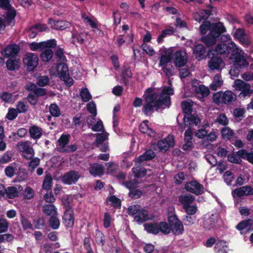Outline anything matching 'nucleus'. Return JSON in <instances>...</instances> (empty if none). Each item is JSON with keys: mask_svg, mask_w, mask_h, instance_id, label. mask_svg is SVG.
<instances>
[{"mask_svg": "<svg viewBox=\"0 0 253 253\" xmlns=\"http://www.w3.org/2000/svg\"><path fill=\"white\" fill-rule=\"evenodd\" d=\"M146 231L154 234H157L159 232V224L156 223H147L144 224Z\"/></svg>", "mask_w": 253, "mask_h": 253, "instance_id": "nucleus-38", "label": "nucleus"}, {"mask_svg": "<svg viewBox=\"0 0 253 253\" xmlns=\"http://www.w3.org/2000/svg\"><path fill=\"white\" fill-rule=\"evenodd\" d=\"M181 108L184 113L190 114L192 106V101L190 100H187L182 101L181 104Z\"/></svg>", "mask_w": 253, "mask_h": 253, "instance_id": "nucleus-46", "label": "nucleus"}, {"mask_svg": "<svg viewBox=\"0 0 253 253\" xmlns=\"http://www.w3.org/2000/svg\"><path fill=\"white\" fill-rule=\"evenodd\" d=\"M193 53L196 58L199 60L205 57L206 51L202 44L197 45L193 49Z\"/></svg>", "mask_w": 253, "mask_h": 253, "instance_id": "nucleus-34", "label": "nucleus"}, {"mask_svg": "<svg viewBox=\"0 0 253 253\" xmlns=\"http://www.w3.org/2000/svg\"><path fill=\"white\" fill-rule=\"evenodd\" d=\"M19 60L18 59H9L6 62V66L9 70H14L19 68Z\"/></svg>", "mask_w": 253, "mask_h": 253, "instance_id": "nucleus-44", "label": "nucleus"}, {"mask_svg": "<svg viewBox=\"0 0 253 253\" xmlns=\"http://www.w3.org/2000/svg\"><path fill=\"white\" fill-rule=\"evenodd\" d=\"M56 45V41L55 40H50L40 42H33L29 44V47L32 51H41L46 48L54 47Z\"/></svg>", "mask_w": 253, "mask_h": 253, "instance_id": "nucleus-11", "label": "nucleus"}, {"mask_svg": "<svg viewBox=\"0 0 253 253\" xmlns=\"http://www.w3.org/2000/svg\"><path fill=\"white\" fill-rule=\"evenodd\" d=\"M174 144L173 136L169 135L166 138L159 141L158 142L157 146L160 151H166L170 147H173Z\"/></svg>", "mask_w": 253, "mask_h": 253, "instance_id": "nucleus-16", "label": "nucleus"}, {"mask_svg": "<svg viewBox=\"0 0 253 253\" xmlns=\"http://www.w3.org/2000/svg\"><path fill=\"white\" fill-rule=\"evenodd\" d=\"M159 232L161 231L164 234H169L171 230L169 224L166 222H161L159 224Z\"/></svg>", "mask_w": 253, "mask_h": 253, "instance_id": "nucleus-60", "label": "nucleus"}, {"mask_svg": "<svg viewBox=\"0 0 253 253\" xmlns=\"http://www.w3.org/2000/svg\"><path fill=\"white\" fill-rule=\"evenodd\" d=\"M234 37L237 39L244 46H248L250 44L247 36L245 35L244 30L238 29L235 33Z\"/></svg>", "mask_w": 253, "mask_h": 253, "instance_id": "nucleus-31", "label": "nucleus"}, {"mask_svg": "<svg viewBox=\"0 0 253 253\" xmlns=\"http://www.w3.org/2000/svg\"><path fill=\"white\" fill-rule=\"evenodd\" d=\"M219 220L218 214H212L210 216L205 218L203 225L205 228L207 230L213 229L218 227Z\"/></svg>", "mask_w": 253, "mask_h": 253, "instance_id": "nucleus-12", "label": "nucleus"}, {"mask_svg": "<svg viewBox=\"0 0 253 253\" xmlns=\"http://www.w3.org/2000/svg\"><path fill=\"white\" fill-rule=\"evenodd\" d=\"M193 132L190 128L187 129L184 134V143L183 148L185 151H191L193 147L192 142Z\"/></svg>", "mask_w": 253, "mask_h": 253, "instance_id": "nucleus-19", "label": "nucleus"}, {"mask_svg": "<svg viewBox=\"0 0 253 253\" xmlns=\"http://www.w3.org/2000/svg\"><path fill=\"white\" fill-rule=\"evenodd\" d=\"M79 177L80 175L77 172L71 171L62 176V180L65 184L70 185L77 182Z\"/></svg>", "mask_w": 253, "mask_h": 253, "instance_id": "nucleus-18", "label": "nucleus"}, {"mask_svg": "<svg viewBox=\"0 0 253 253\" xmlns=\"http://www.w3.org/2000/svg\"><path fill=\"white\" fill-rule=\"evenodd\" d=\"M50 114L54 117H58L60 115V111L59 107L55 104H52L49 107Z\"/></svg>", "mask_w": 253, "mask_h": 253, "instance_id": "nucleus-63", "label": "nucleus"}, {"mask_svg": "<svg viewBox=\"0 0 253 253\" xmlns=\"http://www.w3.org/2000/svg\"><path fill=\"white\" fill-rule=\"evenodd\" d=\"M49 48L45 49L41 54V58L43 62L49 61L53 56V52L51 49Z\"/></svg>", "mask_w": 253, "mask_h": 253, "instance_id": "nucleus-47", "label": "nucleus"}, {"mask_svg": "<svg viewBox=\"0 0 253 253\" xmlns=\"http://www.w3.org/2000/svg\"><path fill=\"white\" fill-rule=\"evenodd\" d=\"M139 129L141 132L145 133L149 136L154 137L155 135V131L151 127L149 122L147 120L140 124Z\"/></svg>", "mask_w": 253, "mask_h": 253, "instance_id": "nucleus-27", "label": "nucleus"}, {"mask_svg": "<svg viewBox=\"0 0 253 253\" xmlns=\"http://www.w3.org/2000/svg\"><path fill=\"white\" fill-rule=\"evenodd\" d=\"M253 93V89L251 88L250 84H245V86L241 90L239 96L245 98L246 97H250Z\"/></svg>", "mask_w": 253, "mask_h": 253, "instance_id": "nucleus-43", "label": "nucleus"}, {"mask_svg": "<svg viewBox=\"0 0 253 253\" xmlns=\"http://www.w3.org/2000/svg\"><path fill=\"white\" fill-rule=\"evenodd\" d=\"M155 156V153L152 150L147 151L144 154L140 156L135 160L136 165H141L144 161L150 160Z\"/></svg>", "mask_w": 253, "mask_h": 253, "instance_id": "nucleus-28", "label": "nucleus"}, {"mask_svg": "<svg viewBox=\"0 0 253 253\" xmlns=\"http://www.w3.org/2000/svg\"><path fill=\"white\" fill-rule=\"evenodd\" d=\"M56 55L59 58L61 62V63L58 64L56 68L57 72L59 76L67 85H72L74 84V80L69 77L68 67L64 63L65 60V57L64 56L62 49L61 48L58 49L56 52Z\"/></svg>", "mask_w": 253, "mask_h": 253, "instance_id": "nucleus-5", "label": "nucleus"}, {"mask_svg": "<svg viewBox=\"0 0 253 253\" xmlns=\"http://www.w3.org/2000/svg\"><path fill=\"white\" fill-rule=\"evenodd\" d=\"M186 191L196 194H201L203 192V186L195 181L186 183L185 185Z\"/></svg>", "mask_w": 253, "mask_h": 253, "instance_id": "nucleus-15", "label": "nucleus"}, {"mask_svg": "<svg viewBox=\"0 0 253 253\" xmlns=\"http://www.w3.org/2000/svg\"><path fill=\"white\" fill-rule=\"evenodd\" d=\"M195 86V91L197 93V95H201V98L207 96L210 93L209 88L204 85H199L198 86Z\"/></svg>", "mask_w": 253, "mask_h": 253, "instance_id": "nucleus-41", "label": "nucleus"}, {"mask_svg": "<svg viewBox=\"0 0 253 253\" xmlns=\"http://www.w3.org/2000/svg\"><path fill=\"white\" fill-rule=\"evenodd\" d=\"M17 150L21 153L22 156L27 160L33 158L35 152L29 141H21L17 145Z\"/></svg>", "mask_w": 253, "mask_h": 253, "instance_id": "nucleus-7", "label": "nucleus"}, {"mask_svg": "<svg viewBox=\"0 0 253 253\" xmlns=\"http://www.w3.org/2000/svg\"><path fill=\"white\" fill-rule=\"evenodd\" d=\"M69 135H62L58 140L59 149L61 151L65 149L66 145L68 143Z\"/></svg>", "mask_w": 253, "mask_h": 253, "instance_id": "nucleus-49", "label": "nucleus"}, {"mask_svg": "<svg viewBox=\"0 0 253 253\" xmlns=\"http://www.w3.org/2000/svg\"><path fill=\"white\" fill-rule=\"evenodd\" d=\"M84 36L82 34H78L75 31L73 32L72 34V41L74 43H82L84 41Z\"/></svg>", "mask_w": 253, "mask_h": 253, "instance_id": "nucleus-57", "label": "nucleus"}, {"mask_svg": "<svg viewBox=\"0 0 253 253\" xmlns=\"http://www.w3.org/2000/svg\"><path fill=\"white\" fill-rule=\"evenodd\" d=\"M132 171L135 176L136 177H142L146 173V171L144 168L138 166L133 168Z\"/></svg>", "mask_w": 253, "mask_h": 253, "instance_id": "nucleus-52", "label": "nucleus"}, {"mask_svg": "<svg viewBox=\"0 0 253 253\" xmlns=\"http://www.w3.org/2000/svg\"><path fill=\"white\" fill-rule=\"evenodd\" d=\"M20 170L19 164L15 163L11 164L5 169V173L6 176L11 177L14 175L17 174Z\"/></svg>", "mask_w": 253, "mask_h": 253, "instance_id": "nucleus-26", "label": "nucleus"}, {"mask_svg": "<svg viewBox=\"0 0 253 253\" xmlns=\"http://www.w3.org/2000/svg\"><path fill=\"white\" fill-rule=\"evenodd\" d=\"M63 223L66 227H72L75 222L74 214L71 208L66 209L62 217Z\"/></svg>", "mask_w": 253, "mask_h": 253, "instance_id": "nucleus-17", "label": "nucleus"}, {"mask_svg": "<svg viewBox=\"0 0 253 253\" xmlns=\"http://www.w3.org/2000/svg\"><path fill=\"white\" fill-rule=\"evenodd\" d=\"M126 187L130 189L129 195L133 198H138L142 195V192L138 189H134L136 184L135 181H130L129 182L124 183Z\"/></svg>", "mask_w": 253, "mask_h": 253, "instance_id": "nucleus-24", "label": "nucleus"}, {"mask_svg": "<svg viewBox=\"0 0 253 253\" xmlns=\"http://www.w3.org/2000/svg\"><path fill=\"white\" fill-rule=\"evenodd\" d=\"M215 248L218 253H227V244L224 241H220L217 242Z\"/></svg>", "mask_w": 253, "mask_h": 253, "instance_id": "nucleus-45", "label": "nucleus"}, {"mask_svg": "<svg viewBox=\"0 0 253 253\" xmlns=\"http://www.w3.org/2000/svg\"><path fill=\"white\" fill-rule=\"evenodd\" d=\"M104 171L103 166L98 164H93L91 165L89 169L90 173L94 176L102 175Z\"/></svg>", "mask_w": 253, "mask_h": 253, "instance_id": "nucleus-33", "label": "nucleus"}, {"mask_svg": "<svg viewBox=\"0 0 253 253\" xmlns=\"http://www.w3.org/2000/svg\"><path fill=\"white\" fill-rule=\"evenodd\" d=\"M231 63L233 64V67H231L230 71L229 74L230 75L234 77H238L239 73H240V69L242 68H247L249 65V62L247 61V66H240L239 65H235V60L234 59H231Z\"/></svg>", "mask_w": 253, "mask_h": 253, "instance_id": "nucleus-36", "label": "nucleus"}, {"mask_svg": "<svg viewBox=\"0 0 253 253\" xmlns=\"http://www.w3.org/2000/svg\"><path fill=\"white\" fill-rule=\"evenodd\" d=\"M221 134L223 138L230 139L234 135L233 131L228 127H224L221 130Z\"/></svg>", "mask_w": 253, "mask_h": 253, "instance_id": "nucleus-50", "label": "nucleus"}, {"mask_svg": "<svg viewBox=\"0 0 253 253\" xmlns=\"http://www.w3.org/2000/svg\"><path fill=\"white\" fill-rule=\"evenodd\" d=\"M247 84L241 80L237 79L235 81L232 86L235 90L241 91Z\"/></svg>", "mask_w": 253, "mask_h": 253, "instance_id": "nucleus-59", "label": "nucleus"}, {"mask_svg": "<svg viewBox=\"0 0 253 253\" xmlns=\"http://www.w3.org/2000/svg\"><path fill=\"white\" fill-rule=\"evenodd\" d=\"M226 41L218 44L215 48V51L219 54L231 53L229 59H234L235 65L247 66V61L245 56V52L238 47L233 42L230 41L229 35L225 36Z\"/></svg>", "mask_w": 253, "mask_h": 253, "instance_id": "nucleus-2", "label": "nucleus"}, {"mask_svg": "<svg viewBox=\"0 0 253 253\" xmlns=\"http://www.w3.org/2000/svg\"><path fill=\"white\" fill-rule=\"evenodd\" d=\"M149 218L148 211L146 210H142L141 208L138 214L134 216V220L137 222H142Z\"/></svg>", "mask_w": 253, "mask_h": 253, "instance_id": "nucleus-39", "label": "nucleus"}, {"mask_svg": "<svg viewBox=\"0 0 253 253\" xmlns=\"http://www.w3.org/2000/svg\"><path fill=\"white\" fill-rule=\"evenodd\" d=\"M253 220H247L241 222L236 226L238 230L241 231V234H243L247 231H250L252 229Z\"/></svg>", "mask_w": 253, "mask_h": 253, "instance_id": "nucleus-29", "label": "nucleus"}, {"mask_svg": "<svg viewBox=\"0 0 253 253\" xmlns=\"http://www.w3.org/2000/svg\"><path fill=\"white\" fill-rule=\"evenodd\" d=\"M173 93L174 91L170 86L164 87L161 94L156 89H147L144 94L146 104L143 107V111L145 114L148 115L155 109L157 110L163 106L169 107L170 104L169 96Z\"/></svg>", "mask_w": 253, "mask_h": 253, "instance_id": "nucleus-1", "label": "nucleus"}, {"mask_svg": "<svg viewBox=\"0 0 253 253\" xmlns=\"http://www.w3.org/2000/svg\"><path fill=\"white\" fill-rule=\"evenodd\" d=\"M237 155L242 159L253 164V148L250 152L246 149H241L237 152Z\"/></svg>", "mask_w": 253, "mask_h": 253, "instance_id": "nucleus-30", "label": "nucleus"}, {"mask_svg": "<svg viewBox=\"0 0 253 253\" xmlns=\"http://www.w3.org/2000/svg\"><path fill=\"white\" fill-rule=\"evenodd\" d=\"M80 96L84 102H87L91 99L92 96L87 88H82L80 91Z\"/></svg>", "mask_w": 253, "mask_h": 253, "instance_id": "nucleus-51", "label": "nucleus"}, {"mask_svg": "<svg viewBox=\"0 0 253 253\" xmlns=\"http://www.w3.org/2000/svg\"><path fill=\"white\" fill-rule=\"evenodd\" d=\"M22 187L20 185L15 186H10L7 188L6 198L13 199L18 197L22 191Z\"/></svg>", "mask_w": 253, "mask_h": 253, "instance_id": "nucleus-23", "label": "nucleus"}, {"mask_svg": "<svg viewBox=\"0 0 253 253\" xmlns=\"http://www.w3.org/2000/svg\"><path fill=\"white\" fill-rule=\"evenodd\" d=\"M42 129L37 126H32L29 129V133L33 139L39 138L42 134Z\"/></svg>", "mask_w": 253, "mask_h": 253, "instance_id": "nucleus-40", "label": "nucleus"}, {"mask_svg": "<svg viewBox=\"0 0 253 253\" xmlns=\"http://www.w3.org/2000/svg\"><path fill=\"white\" fill-rule=\"evenodd\" d=\"M20 51V47L16 44H12L7 46L1 51V54L5 57H13L16 55Z\"/></svg>", "mask_w": 253, "mask_h": 253, "instance_id": "nucleus-20", "label": "nucleus"}, {"mask_svg": "<svg viewBox=\"0 0 253 253\" xmlns=\"http://www.w3.org/2000/svg\"><path fill=\"white\" fill-rule=\"evenodd\" d=\"M9 227L8 221L4 218L0 219V233L5 232Z\"/></svg>", "mask_w": 253, "mask_h": 253, "instance_id": "nucleus-62", "label": "nucleus"}, {"mask_svg": "<svg viewBox=\"0 0 253 253\" xmlns=\"http://www.w3.org/2000/svg\"><path fill=\"white\" fill-rule=\"evenodd\" d=\"M187 60V56L185 51L179 50L173 54V61L177 67H182L185 65Z\"/></svg>", "mask_w": 253, "mask_h": 253, "instance_id": "nucleus-14", "label": "nucleus"}, {"mask_svg": "<svg viewBox=\"0 0 253 253\" xmlns=\"http://www.w3.org/2000/svg\"><path fill=\"white\" fill-rule=\"evenodd\" d=\"M179 201L183 205V208L190 205L194 201V198L190 194L180 196L179 197Z\"/></svg>", "mask_w": 253, "mask_h": 253, "instance_id": "nucleus-42", "label": "nucleus"}, {"mask_svg": "<svg viewBox=\"0 0 253 253\" xmlns=\"http://www.w3.org/2000/svg\"><path fill=\"white\" fill-rule=\"evenodd\" d=\"M223 82L221 75L217 74L214 77L213 81L210 85V88L213 90H216L223 85Z\"/></svg>", "mask_w": 253, "mask_h": 253, "instance_id": "nucleus-37", "label": "nucleus"}, {"mask_svg": "<svg viewBox=\"0 0 253 253\" xmlns=\"http://www.w3.org/2000/svg\"><path fill=\"white\" fill-rule=\"evenodd\" d=\"M48 23L52 29L63 30L71 26V23L66 21L60 20L55 21L52 19H49Z\"/></svg>", "mask_w": 253, "mask_h": 253, "instance_id": "nucleus-22", "label": "nucleus"}, {"mask_svg": "<svg viewBox=\"0 0 253 253\" xmlns=\"http://www.w3.org/2000/svg\"><path fill=\"white\" fill-rule=\"evenodd\" d=\"M183 122L186 126H191L192 125L197 126L200 123L201 120L197 116L190 114L184 116Z\"/></svg>", "mask_w": 253, "mask_h": 253, "instance_id": "nucleus-25", "label": "nucleus"}, {"mask_svg": "<svg viewBox=\"0 0 253 253\" xmlns=\"http://www.w3.org/2000/svg\"><path fill=\"white\" fill-rule=\"evenodd\" d=\"M42 211L45 215L50 217L58 214L57 209L53 204L44 205L42 207Z\"/></svg>", "mask_w": 253, "mask_h": 253, "instance_id": "nucleus-32", "label": "nucleus"}, {"mask_svg": "<svg viewBox=\"0 0 253 253\" xmlns=\"http://www.w3.org/2000/svg\"><path fill=\"white\" fill-rule=\"evenodd\" d=\"M209 15L210 12L209 11L204 9H199L194 13L193 18L196 21L200 22L203 19L207 18Z\"/></svg>", "mask_w": 253, "mask_h": 253, "instance_id": "nucleus-35", "label": "nucleus"}, {"mask_svg": "<svg viewBox=\"0 0 253 253\" xmlns=\"http://www.w3.org/2000/svg\"><path fill=\"white\" fill-rule=\"evenodd\" d=\"M86 122L89 127L93 131L104 130L103 122L99 119H96L95 117H88Z\"/></svg>", "mask_w": 253, "mask_h": 253, "instance_id": "nucleus-13", "label": "nucleus"}, {"mask_svg": "<svg viewBox=\"0 0 253 253\" xmlns=\"http://www.w3.org/2000/svg\"><path fill=\"white\" fill-rule=\"evenodd\" d=\"M108 135L109 134L104 130L103 131V133L96 134V145L99 146V145L101 144L103 142L108 138Z\"/></svg>", "mask_w": 253, "mask_h": 253, "instance_id": "nucleus-54", "label": "nucleus"}, {"mask_svg": "<svg viewBox=\"0 0 253 253\" xmlns=\"http://www.w3.org/2000/svg\"><path fill=\"white\" fill-rule=\"evenodd\" d=\"M52 178L50 174H46L42 184V188L45 190H49L51 187Z\"/></svg>", "mask_w": 253, "mask_h": 253, "instance_id": "nucleus-53", "label": "nucleus"}, {"mask_svg": "<svg viewBox=\"0 0 253 253\" xmlns=\"http://www.w3.org/2000/svg\"><path fill=\"white\" fill-rule=\"evenodd\" d=\"M250 176L248 173L244 172L241 174L236 179V184L239 185H243L246 181H249Z\"/></svg>", "mask_w": 253, "mask_h": 253, "instance_id": "nucleus-56", "label": "nucleus"}, {"mask_svg": "<svg viewBox=\"0 0 253 253\" xmlns=\"http://www.w3.org/2000/svg\"><path fill=\"white\" fill-rule=\"evenodd\" d=\"M208 66L211 70H220L224 68L225 64L221 58L214 56L209 61Z\"/></svg>", "mask_w": 253, "mask_h": 253, "instance_id": "nucleus-21", "label": "nucleus"}, {"mask_svg": "<svg viewBox=\"0 0 253 253\" xmlns=\"http://www.w3.org/2000/svg\"><path fill=\"white\" fill-rule=\"evenodd\" d=\"M23 61L28 70L33 71L38 64L39 58L36 54L29 52L24 56Z\"/></svg>", "mask_w": 253, "mask_h": 253, "instance_id": "nucleus-10", "label": "nucleus"}, {"mask_svg": "<svg viewBox=\"0 0 253 253\" xmlns=\"http://www.w3.org/2000/svg\"><path fill=\"white\" fill-rule=\"evenodd\" d=\"M49 226L53 229H57L60 225V220L57 217V215H55L50 217L49 220Z\"/></svg>", "mask_w": 253, "mask_h": 253, "instance_id": "nucleus-48", "label": "nucleus"}, {"mask_svg": "<svg viewBox=\"0 0 253 253\" xmlns=\"http://www.w3.org/2000/svg\"><path fill=\"white\" fill-rule=\"evenodd\" d=\"M82 17L84 22L89 24L92 28L97 29V23L95 20H93L84 14L82 15Z\"/></svg>", "mask_w": 253, "mask_h": 253, "instance_id": "nucleus-55", "label": "nucleus"}, {"mask_svg": "<svg viewBox=\"0 0 253 253\" xmlns=\"http://www.w3.org/2000/svg\"><path fill=\"white\" fill-rule=\"evenodd\" d=\"M16 12L14 9H11L6 12V15H0V33L3 31L6 27L10 25L14 19Z\"/></svg>", "mask_w": 253, "mask_h": 253, "instance_id": "nucleus-9", "label": "nucleus"}, {"mask_svg": "<svg viewBox=\"0 0 253 253\" xmlns=\"http://www.w3.org/2000/svg\"><path fill=\"white\" fill-rule=\"evenodd\" d=\"M107 202L108 204L111 205L115 207H120L121 201L115 196H112L108 198Z\"/></svg>", "mask_w": 253, "mask_h": 253, "instance_id": "nucleus-58", "label": "nucleus"}, {"mask_svg": "<svg viewBox=\"0 0 253 253\" xmlns=\"http://www.w3.org/2000/svg\"><path fill=\"white\" fill-rule=\"evenodd\" d=\"M168 222L172 232L175 235L181 234L184 231L183 225L176 214L169 215Z\"/></svg>", "mask_w": 253, "mask_h": 253, "instance_id": "nucleus-8", "label": "nucleus"}, {"mask_svg": "<svg viewBox=\"0 0 253 253\" xmlns=\"http://www.w3.org/2000/svg\"><path fill=\"white\" fill-rule=\"evenodd\" d=\"M87 109L92 114L91 117L94 118L96 116V106L94 102L91 101L87 104Z\"/></svg>", "mask_w": 253, "mask_h": 253, "instance_id": "nucleus-61", "label": "nucleus"}, {"mask_svg": "<svg viewBox=\"0 0 253 253\" xmlns=\"http://www.w3.org/2000/svg\"><path fill=\"white\" fill-rule=\"evenodd\" d=\"M159 52L160 55L159 67L162 68L167 77H169L172 76L174 68L170 64L173 53L172 48L162 47Z\"/></svg>", "mask_w": 253, "mask_h": 253, "instance_id": "nucleus-4", "label": "nucleus"}, {"mask_svg": "<svg viewBox=\"0 0 253 253\" xmlns=\"http://www.w3.org/2000/svg\"><path fill=\"white\" fill-rule=\"evenodd\" d=\"M213 102L218 104H229L234 101L236 99V94L231 90L218 91L213 94L212 96Z\"/></svg>", "mask_w": 253, "mask_h": 253, "instance_id": "nucleus-6", "label": "nucleus"}, {"mask_svg": "<svg viewBox=\"0 0 253 253\" xmlns=\"http://www.w3.org/2000/svg\"><path fill=\"white\" fill-rule=\"evenodd\" d=\"M202 34H206L209 31V35L202 38V41L208 46L214 44L216 39L220 34L225 32V28L222 23H211L209 21H205L200 27Z\"/></svg>", "mask_w": 253, "mask_h": 253, "instance_id": "nucleus-3", "label": "nucleus"}, {"mask_svg": "<svg viewBox=\"0 0 253 253\" xmlns=\"http://www.w3.org/2000/svg\"><path fill=\"white\" fill-rule=\"evenodd\" d=\"M216 121L218 124L223 126H226L228 124V120L226 116L224 114H220L216 118Z\"/></svg>", "mask_w": 253, "mask_h": 253, "instance_id": "nucleus-64", "label": "nucleus"}]
</instances>
